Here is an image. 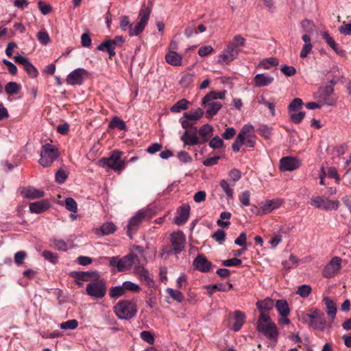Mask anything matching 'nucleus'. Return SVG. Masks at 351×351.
Listing matches in <instances>:
<instances>
[{
    "label": "nucleus",
    "instance_id": "obj_9",
    "mask_svg": "<svg viewBox=\"0 0 351 351\" xmlns=\"http://www.w3.org/2000/svg\"><path fill=\"white\" fill-rule=\"evenodd\" d=\"M193 268L202 273H209L215 265L203 254H198L193 261Z\"/></svg>",
    "mask_w": 351,
    "mask_h": 351
},
{
    "label": "nucleus",
    "instance_id": "obj_57",
    "mask_svg": "<svg viewBox=\"0 0 351 351\" xmlns=\"http://www.w3.org/2000/svg\"><path fill=\"white\" fill-rule=\"evenodd\" d=\"M226 232L223 229L217 230L212 236L213 239L220 244L226 240Z\"/></svg>",
    "mask_w": 351,
    "mask_h": 351
},
{
    "label": "nucleus",
    "instance_id": "obj_30",
    "mask_svg": "<svg viewBox=\"0 0 351 351\" xmlns=\"http://www.w3.org/2000/svg\"><path fill=\"white\" fill-rule=\"evenodd\" d=\"M276 308L282 317H287L290 313L288 303L285 300H278L276 303Z\"/></svg>",
    "mask_w": 351,
    "mask_h": 351
},
{
    "label": "nucleus",
    "instance_id": "obj_44",
    "mask_svg": "<svg viewBox=\"0 0 351 351\" xmlns=\"http://www.w3.org/2000/svg\"><path fill=\"white\" fill-rule=\"evenodd\" d=\"M219 186L223 190V191L227 195L228 199H231L233 198L232 189L230 187L229 183L226 180H221L219 182Z\"/></svg>",
    "mask_w": 351,
    "mask_h": 351
},
{
    "label": "nucleus",
    "instance_id": "obj_60",
    "mask_svg": "<svg viewBox=\"0 0 351 351\" xmlns=\"http://www.w3.org/2000/svg\"><path fill=\"white\" fill-rule=\"evenodd\" d=\"M24 69L30 77L34 78L36 77L38 75L37 69L30 62L25 65Z\"/></svg>",
    "mask_w": 351,
    "mask_h": 351
},
{
    "label": "nucleus",
    "instance_id": "obj_31",
    "mask_svg": "<svg viewBox=\"0 0 351 351\" xmlns=\"http://www.w3.org/2000/svg\"><path fill=\"white\" fill-rule=\"evenodd\" d=\"M305 322H307V320L305 319ZM308 324L310 326L313 327L315 330L319 331H324L326 325V320L325 316L321 317L317 319L309 320Z\"/></svg>",
    "mask_w": 351,
    "mask_h": 351
},
{
    "label": "nucleus",
    "instance_id": "obj_21",
    "mask_svg": "<svg viewBox=\"0 0 351 351\" xmlns=\"http://www.w3.org/2000/svg\"><path fill=\"white\" fill-rule=\"evenodd\" d=\"M21 193L23 195L30 199H38L44 196V191L40 189H37L32 186H27L24 188Z\"/></svg>",
    "mask_w": 351,
    "mask_h": 351
},
{
    "label": "nucleus",
    "instance_id": "obj_34",
    "mask_svg": "<svg viewBox=\"0 0 351 351\" xmlns=\"http://www.w3.org/2000/svg\"><path fill=\"white\" fill-rule=\"evenodd\" d=\"M231 213L229 212L223 211L220 213L219 219L217 220V224L220 227H227L230 226V221L229 219L231 218Z\"/></svg>",
    "mask_w": 351,
    "mask_h": 351
},
{
    "label": "nucleus",
    "instance_id": "obj_22",
    "mask_svg": "<svg viewBox=\"0 0 351 351\" xmlns=\"http://www.w3.org/2000/svg\"><path fill=\"white\" fill-rule=\"evenodd\" d=\"M323 302H324L326 308V313L329 318L333 322L335 319L337 314V304L336 303L331 300L329 297L325 296L323 298Z\"/></svg>",
    "mask_w": 351,
    "mask_h": 351
},
{
    "label": "nucleus",
    "instance_id": "obj_8",
    "mask_svg": "<svg viewBox=\"0 0 351 351\" xmlns=\"http://www.w3.org/2000/svg\"><path fill=\"white\" fill-rule=\"evenodd\" d=\"M282 203L283 200L280 198L268 199L264 202H261L258 204L259 207L255 206V208L258 210L256 213V215H263L269 213L272 210L278 208Z\"/></svg>",
    "mask_w": 351,
    "mask_h": 351
},
{
    "label": "nucleus",
    "instance_id": "obj_27",
    "mask_svg": "<svg viewBox=\"0 0 351 351\" xmlns=\"http://www.w3.org/2000/svg\"><path fill=\"white\" fill-rule=\"evenodd\" d=\"M226 91H211L206 94L202 99V106L205 107L206 103L216 99H223L225 97Z\"/></svg>",
    "mask_w": 351,
    "mask_h": 351
},
{
    "label": "nucleus",
    "instance_id": "obj_53",
    "mask_svg": "<svg viewBox=\"0 0 351 351\" xmlns=\"http://www.w3.org/2000/svg\"><path fill=\"white\" fill-rule=\"evenodd\" d=\"M77 326L78 322L76 319H69L60 324V328L62 330H74Z\"/></svg>",
    "mask_w": 351,
    "mask_h": 351
},
{
    "label": "nucleus",
    "instance_id": "obj_45",
    "mask_svg": "<svg viewBox=\"0 0 351 351\" xmlns=\"http://www.w3.org/2000/svg\"><path fill=\"white\" fill-rule=\"evenodd\" d=\"M245 43V38H244L240 34H237L233 37L232 40L228 43V45L232 46L234 48L240 49V47L243 46Z\"/></svg>",
    "mask_w": 351,
    "mask_h": 351
},
{
    "label": "nucleus",
    "instance_id": "obj_50",
    "mask_svg": "<svg viewBox=\"0 0 351 351\" xmlns=\"http://www.w3.org/2000/svg\"><path fill=\"white\" fill-rule=\"evenodd\" d=\"M116 230V226L112 222H106L101 226V231L103 234L108 235Z\"/></svg>",
    "mask_w": 351,
    "mask_h": 351
},
{
    "label": "nucleus",
    "instance_id": "obj_62",
    "mask_svg": "<svg viewBox=\"0 0 351 351\" xmlns=\"http://www.w3.org/2000/svg\"><path fill=\"white\" fill-rule=\"evenodd\" d=\"M250 193L249 191H244L241 193L239 197L241 207L247 206L250 205Z\"/></svg>",
    "mask_w": 351,
    "mask_h": 351
},
{
    "label": "nucleus",
    "instance_id": "obj_24",
    "mask_svg": "<svg viewBox=\"0 0 351 351\" xmlns=\"http://www.w3.org/2000/svg\"><path fill=\"white\" fill-rule=\"evenodd\" d=\"M199 135L202 138L200 141L202 144L205 143L212 136L213 133V128L208 123L202 125L198 131Z\"/></svg>",
    "mask_w": 351,
    "mask_h": 351
},
{
    "label": "nucleus",
    "instance_id": "obj_16",
    "mask_svg": "<svg viewBox=\"0 0 351 351\" xmlns=\"http://www.w3.org/2000/svg\"><path fill=\"white\" fill-rule=\"evenodd\" d=\"M334 84L333 80L330 81V84H327L324 86L320 87L319 89V98L327 105L332 106L334 100L330 97L334 92Z\"/></svg>",
    "mask_w": 351,
    "mask_h": 351
},
{
    "label": "nucleus",
    "instance_id": "obj_64",
    "mask_svg": "<svg viewBox=\"0 0 351 351\" xmlns=\"http://www.w3.org/2000/svg\"><path fill=\"white\" fill-rule=\"evenodd\" d=\"M339 32L344 36H351V22L346 23L343 22V24L338 27Z\"/></svg>",
    "mask_w": 351,
    "mask_h": 351
},
{
    "label": "nucleus",
    "instance_id": "obj_29",
    "mask_svg": "<svg viewBox=\"0 0 351 351\" xmlns=\"http://www.w3.org/2000/svg\"><path fill=\"white\" fill-rule=\"evenodd\" d=\"M171 241L172 246L167 245L162 248L160 254L162 258H167L170 254L173 253V251H176V232H173L171 234Z\"/></svg>",
    "mask_w": 351,
    "mask_h": 351
},
{
    "label": "nucleus",
    "instance_id": "obj_41",
    "mask_svg": "<svg viewBox=\"0 0 351 351\" xmlns=\"http://www.w3.org/2000/svg\"><path fill=\"white\" fill-rule=\"evenodd\" d=\"M272 128L266 124H261L257 129V132L261 136L266 139H269L271 136Z\"/></svg>",
    "mask_w": 351,
    "mask_h": 351
},
{
    "label": "nucleus",
    "instance_id": "obj_35",
    "mask_svg": "<svg viewBox=\"0 0 351 351\" xmlns=\"http://www.w3.org/2000/svg\"><path fill=\"white\" fill-rule=\"evenodd\" d=\"M97 49L99 51H106L108 53L110 58H111L115 55V51H114L115 48L113 47V45L111 44V42L109 40H106L105 42L101 43L97 47Z\"/></svg>",
    "mask_w": 351,
    "mask_h": 351
},
{
    "label": "nucleus",
    "instance_id": "obj_13",
    "mask_svg": "<svg viewBox=\"0 0 351 351\" xmlns=\"http://www.w3.org/2000/svg\"><path fill=\"white\" fill-rule=\"evenodd\" d=\"M256 329L269 340L276 341L278 338V330L274 322H269L266 325H261L260 323L258 324V326L256 327Z\"/></svg>",
    "mask_w": 351,
    "mask_h": 351
},
{
    "label": "nucleus",
    "instance_id": "obj_25",
    "mask_svg": "<svg viewBox=\"0 0 351 351\" xmlns=\"http://www.w3.org/2000/svg\"><path fill=\"white\" fill-rule=\"evenodd\" d=\"M322 38L337 54L343 53V51L338 47V45L327 31L322 32Z\"/></svg>",
    "mask_w": 351,
    "mask_h": 351
},
{
    "label": "nucleus",
    "instance_id": "obj_42",
    "mask_svg": "<svg viewBox=\"0 0 351 351\" xmlns=\"http://www.w3.org/2000/svg\"><path fill=\"white\" fill-rule=\"evenodd\" d=\"M195 73H187L184 74L179 81V84L183 87H188L193 81Z\"/></svg>",
    "mask_w": 351,
    "mask_h": 351
},
{
    "label": "nucleus",
    "instance_id": "obj_43",
    "mask_svg": "<svg viewBox=\"0 0 351 351\" xmlns=\"http://www.w3.org/2000/svg\"><path fill=\"white\" fill-rule=\"evenodd\" d=\"M21 86L16 82H8L5 86V91L8 95L17 94L20 90Z\"/></svg>",
    "mask_w": 351,
    "mask_h": 351
},
{
    "label": "nucleus",
    "instance_id": "obj_6",
    "mask_svg": "<svg viewBox=\"0 0 351 351\" xmlns=\"http://www.w3.org/2000/svg\"><path fill=\"white\" fill-rule=\"evenodd\" d=\"M150 13L151 10L149 8L144 6L141 8L138 22L134 25L132 24L128 31L130 36H136L143 31L147 24Z\"/></svg>",
    "mask_w": 351,
    "mask_h": 351
},
{
    "label": "nucleus",
    "instance_id": "obj_28",
    "mask_svg": "<svg viewBox=\"0 0 351 351\" xmlns=\"http://www.w3.org/2000/svg\"><path fill=\"white\" fill-rule=\"evenodd\" d=\"M222 105L214 101H208L204 108H207L206 110V114L208 118H212L213 116L217 114L219 110L221 108Z\"/></svg>",
    "mask_w": 351,
    "mask_h": 351
},
{
    "label": "nucleus",
    "instance_id": "obj_56",
    "mask_svg": "<svg viewBox=\"0 0 351 351\" xmlns=\"http://www.w3.org/2000/svg\"><path fill=\"white\" fill-rule=\"evenodd\" d=\"M69 176V173L62 169H60L57 171L55 175L56 182L58 184H62L65 182L67 177Z\"/></svg>",
    "mask_w": 351,
    "mask_h": 351
},
{
    "label": "nucleus",
    "instance_id": "obj_49",
    "mask_svg": "<svg viewBox=\"0 0 351 351\" xmlns=\"http://www.w3.org/2000/svg\"><path fill=\"white\" fill-rule=\"evenodd\" d=\"M241 51V49L234 48L230 45H228L226 48L225 49V51L227 52V53L228 54L229 59L231 61H233L238 57Z\"/></svg>",
    "mask_w": 351,
    "mask_h": 351
},
{
    "label": "nucleus",
    "instance_id": "obj_33",
    "mask_svg": "<svg viewBox=\"0 0 351 351\" xmlns=\"http://www.w3.org/2000/svg\"><path fill=\"white\" fill-rule=\"evenodd\" d=\"M203 110L200 108H198L193 111L184 112L182 117L190 121H197L199 119L203 116Z\"/></svg>",
    "mask_w": 351,
    "mask_h": 351
},
{
    "label": "nucleus",
    "instance_id": "obj_52",
    "mask_svg": "<svg viewBox=\"0 0 351 351\" xmlns=\"http://www.w3.org/2000/svg\"><path fill=\"white\" fill-rule=\"evenodd\" d=\"M302 104L303 101L300 98L293 99L288 106L289 112H295L302 107Z\"/></svg>",
    "mask_w": 351,
    "mask_h": 351
},
{
    "label": "nucleus",
    "instance_id": "obj_5",
    "mask_svg": "<svg viewBox=\"0 0 351 351\" xmlns=\"http://www.w3.org/2000/svg\"><path fill=\"white\" fill-rule=\"evenodd\" d=\"M122 153L119 151H114L112 152L109 158H102L99 160V165L101 167H110L115 171H122L125 164L123 160H121Z\"/></svg>",
    "mask_w": 351,
    "mask_h": 351
},
{
    "label": "nucleus",
    "instance_id": "obj_15",
    "mask_svg": "<svg viewBox=\"0 0 351 351\" xmlns=\"http://www.w3.org/2000/svg\"><path fill=\"white\" fill-rule=\"evenodd\" d=\"M301 165V161L294 156H285L280 160V169L282 171H293L298 169Z\"/></svg>",
    "mask_w": 351,
    "mask_h": 351
},
{
    "label": "nucleus",
    "instance_id": "obj_38",
    "mask_svg": "<svg viewBox=\"0 0 351 351\" xmlns=\"http://www.w3.org/2000/svg\"><path fill=\"white\" fill-rule=\"evenodd\" d=\"M125 294L123 284L119 286L112 287L109 291V295L112 298H118Z\"/></svg>",
    "mask_w": 351,
    "mask_h": 351
},
{
    "label": "nucleus",
    "instance_id": "obj_4",
    "mask_svg": "<svg viewBox=\"0 0 351 351\" xmlns=\"http://www.w3.org/2000/svg\"><path fill=\"white\" fill-rule=\"evenodd\" d=\"M39 164L43 167H49L59 156L58 148L50 143L44 144L40 149Z\"/></svg>",
    "mask_w": 351,
    "mask_h": 351
},
{
    "label": "nucleus",
    "instance_id": "obj_11",
    "mask_svg": "<svg viewBox=\"0 0 351 351\" xmlns=\"http://www.w3.org/2000/svg\"><path fill=\"white\" fill-rule=\"evenodd\" d=\"M109 260V264L111 267H116L119 271H123L131 269L132 256L126 255L120 258L118 256L106 257Z\"/></svg>",
    "mask_w": 351,
    "mask_h": 351
},
{
    "label": "nucleus",
    "instance_id": "obj_19",
    "mask_svg": "<svg viewBox=\"0 0 351 351\" xmlns=\"http://www.w3.org/2000/svg\"><path fill=\"white\" fill-rule=\"evenodd\" d=\"M274 77L268 73H258L254 77V82L256 87H265L271 84Z\"/></svg>",
    "mask_w": 351,
    "mask_h": 351
},
{
    "label": "nucleus",
    "instance_id": "obj_7",
    "mask_svg": "<svg viewBox=\"0 0 351 351\" xmlns=\"http://www.w3.org/2000/svg\"><path fill=\"white\" fill-rule=\"evenodd\" d=\"M311 206L324 210H335L339 208L337 200H330L322 196L313 197L311 201Z\"/></svg>",
    "mask_w": 351,
    "mask_h": 351
},
{
    "label": "nucleus",
    "instance_id": "obj_39",
    "mask_svg": "<svg viewBox=\"0 0 351 351\" xmlns=\"http://www.w3.org/2000/svg\"><path fill=\"white\" fill-rule=\"evenodd\" d=\"M176 47V43L172 41L170 45L169 51L166 54V61L173 65L176 66V52L173 51Z\"/></svg>",
    "mask_w": 351,
    "mask_h": 351
},
{
    "label": "nucleus",
    "instance_id": "obj_1",
    "mask_svg": "<svg viewBox=\"0 0 351 351\" xmlns=\"http://www.w3.org/2000/svg\"><path fill=\"white\" fill-rule=\"evenodd\" d=\"M243 145L248 148H254L255 147L254 128L252 124H245L241 128L237 138L232 144V151L234 152H239Z\"/></svg>",
    "mask_w": 351,
    "mask_h": 351
},
{
    "label": "nucleus",
    "instance_id": "obj_3",
    "mask_svg": "<svg viewBox=\"0 0 351 351\" xmlns=\"http://www.w3.org/2000/svg\"><path fill=\"white\" fill-rule=\"evenodd\" d=\"M114 311L119 319L128 320L136 315L137 308L133 302L122 300L114 306Z\"/></svg>",
    "mask_w": 351,
    "mask_h": 351
},
{
    "label": "nucleus",
    "instance_id": "obj_58",
    "mask_svg": "<svg viewBox=\"0 0 351 351\" xmlns=\"http://www.w3.org/2000/svg\"><path fill=\"white\" fill-rule=\"evenodd\" d=\"M289 114H290V120L295 124H298V123H301L305 117V112H302V111H300L298 113L293 112Z\"/></svg>",
    "mask_w": 351,
    "mask_h": 351
},
{
    "label": "nucleus",
    "instance_id": "obj_20",
    "mask_svg": "<svg viewBox=\"0 0 351 351\" xmlns=\"http://www.w3.org/2000/svg\"><path fill=\"white\" fill-rule=\"evenodd\" d=\"M128 256H132V260H131V268L134 267L136 271L139 269V273L141 274V276H143L145 279L148 278V271L145 270L144 268L141 267V257L137 254H134V252L130 253Z\"/></svg>",
    "mask_w": 351,
    "mask_h": 351
},
{
    "label": "nucleus",
    "instance_id": "obj_2",
    "mask_svg": "<svg viewBox=\"0 0 351 351\" xmlns=\"http://www.w3.org/2000/svg\"><path fill=\"white\" fill-rule=\"evenodd\" d=\"M155 215L152 208H143L138 211L129 221L127 226V234L132 239V234L136 232L143 220L149 219Z\"/></svg>",
    "mask_w": 351,
    "mask_h": 351
},
{
    "label": "nucleus",
    "instance_id": "obj_14",
    "mask_svg": "<svg viewBox=\"0 0 351 351\" xmlns=\"http://www.w3.org/2000/svg\"><path fill=\"white\" fill-rule=\"evenodd\" d=\"M87 75L88 71L86 69L77 68L67 75L66 79V83L71 86L82 85Z\"/></svg>",
    "mask_w": 351,
    "mask_h": 351
},
{
    "label": "nucleus",
    "instance_id": "obj_55",
    "mask_svg": "<svg viewBox=\"0 0 351 351\" xmlns=\"http://www.w3.org/2000/svg\"><path fill=\"white\" fill-rule=\"evenodd\" d=\"M123 286L125 293L127 291L138 292L141 290L138 285L135 284L131 281L123 282Z\"/></svg>",
    "mask_w": 351,
    "mask_h": 351
},
{
    "label": "nucleus",
    "instance_id": "obj_37",
    "mask_svg": "<svg viewBox=\"0 0 351 351\" xmlns=\"http://www.w3.org/2000/svg\"><path fill=\"white\" fill-rule=\"evenodd\" d=\"M186 238L182 231L177 230V254H180L184 248Z\"/></svg>",
    "mask_w": 351,
    "mask_h": 351
},
{
    "label": "nucleus",
    "instance_id": "obj_12",
    "mask_svg": "<svg viewBox=\"0 0 351 351\" xmlns=\"http://www.w3.org/2000/svg\"><path fill=\"white\" fill-rule=\"evenodd\" d=\"M86 290L88 295L101 298L106 294V285L102 280L91 282L86 285Z\"/></svg>",
    "mask_w": 351,
    "mask_h": 351
},
{
    "label": "nucleus",
    "instance_id": "obj_61",
    "mask_svg": "<svg viewBox=\"0 0 351 351\" xmlns=\"http://www.w3.org/2000/svg\"><path fill=\"white\" fill-rule=\"evenodd\" d=\"M280 71L287 77H291L296 73V69L292 66L283 64L280 67Z\"/></svg>",
    "mask_w": 351,
    "mask_h": 351
},
{
    "label": "nucleus",
    "instance_id": "obj_47",
    "mask_svg": "<svg viewBox=\"0 0 351 351\" xmlns=\"http://www.w3.org/2000/svg\"><path fill=\"white\" fill-rule=\"evenodd\" d=\"M109 128H117L123 130L126 128V125L122 119L118 118L117 117H114L112 118V121H110V123L109 124Z\"/></svg>",
    "mask_w": 351,
    "mask_h": 351
},
{
    "label": "nucleus",
    "instance_id": "obj_46",
    "mask_svg": "<svg viewBox=\"0 0 351 351\" xmlns=\"http://www.w3.org/2000/svg\"><path fill=\"white\" fill-rule=\"evenodd\" d=\"M258 103L259 104H262V105H264L266 107H267L269 109L270 113L272 116L276 115V110H275L276 106H275L274 103H271V102L267 101L263 95H261L258 97Z\"/></svg>",
    "mask_w": 351,
    "mask_h": 351
},
{
    "label": "nucleus",
    "instance_id": "obj_18",
    "mask_svg": "<svg viewBox=\"0 0 351 351\" xmlns=\"http://www.w3.org/2000/svg\"><path fill=\"white\" fill-rule=\"evenodd\" d=\"M191 206L188 204H182L177 209V226H182L186 223L189 218Z\"/></svg>",
    "mask_w": 351,
    "mask_h": 351
},
{
    "label": "nucleus",
    "instance_id": "obj_59",
    "mask_svg": "<svg viewBox=\"0 0 351 351\" xmlns=\"http://www.w3.org/2000/svg\"><path fill=\"white\" fill-rule=\"evenodd\" d=\"M65 207L68 210L72 213H77V203L71 197H68L65 199Z\"/></svg>",
    "mask_w": 351,
    "mask_h": 351
},
{
    "label": "nucleus",
    "instance_id": "obj_54",
    "mask_svg": "<svg viewBox=\"0 0 351 351\" xmlns=\"http://www.w3.org/2000/svg\"><path fill=\"white\" fill-rule=\"evenodd\" d=\"M209 147L213 149L223 148L224 147V143L222 138L217 135L210 141Z\"/></svg>",
    "mask_w": 351,
    "mask_h": 351
},
{
    "label": "nucleus",
    "instance_id": "obj_40",
    "mask_svg": "<svg viewBox=\"0 0 351 351\" xmlns=\"http://www.w3.org/2000/svg\"><path fill=\"white\" fill-rule=\"evenodd\" d=\"M279 63L278 59L275 57H270L268 58L263 59L261 62L260 65L265 69H269L271 66H277Z\"/></svg>",
    "mask_w": 351,
    "mask_h": 351
},
{
    "label": "nucleus",
    "instance_id": "obj_36",
    "mask_svg": "<svg viewBox=\"0 0 351 351\" xmlns=\"http://www.w3.org/2000/svg\"><path fill=\"white\" fill-rule=\"evenodd\" d=\"M51 245L58 251L66 252L69 249V243L62 239H52Z\"/></svg>",
    "mask_w": 351,
    "mask_h": 351
},
{
    "label": "nucleus",
    "instance_id": "obj_63",
    "mask_svg": "<svg viewBox=\"0 0 351 351\" xmlns=\"http://www.w3.org/2000/svg\"><path fill=\"white\" fill-rule=\"evenodd\" d=\"M242 263V261L237 257L229 258L221 262V265L225 267L239 266Z\"/></svg>",
    "mask_w": 351,
    "mask_h": 351
},
{
    "label": "nucleus",
    "instance_id": "obj_48",
    "mask_svg": "<svg viewBox=\"0 0 351 351\" xmlns=\"http://www.w3.org/2000/svg\"><path fill=\"white\" fill-rule=\"evenodd\" d=\"M38 42L43 45H47L50 41V37L46 31H40L36 34Z\"/></svg>",
    "mask_w": 351,
    "mask_h": 351
},
{
    "label": "nucleus",
    "instance_id": "obj_17",
    "mask_svg": "<svg viewBox=\"0 0 351 351\" xmlns=\"http://www.w3.org/2000/svg\"><path fill=\"white\" fill-rule=\"evenodd\" d=\"M197 128H192L190 130H186L181 136V140L186 145L193 146L201 144V141L197 136Z\"/></svg>",
    "mask_w": 351,
    "mask_h": 351
},
{
    "label": "nucleus",
    "instance_id": "obj_32",
    "mask_svg": "<svg viewBox=\"0 0 351 351\" xmlns=\"http://www.w3.org/2000/svg\"><path fill=\"white\" fill-rule=\"evenodd\" d=\"M93 274L97 275L96 272H88V271H74L73 272V276L75 278L76 282L82 285L77 280L88 281L90 279V276Z\"/></svg>",
    "mask_w": 351,
    "mask_h": 351
},
{
    "label": "nucleus",
    "instance_id": "obj_23",
    "mask_svg": "<svg viewBox=\"0 0 351 351\" xmlns=\"http://www.w3.org/2000/svg\"><path fill=\"white\" fill-rule=\"evenodd\" d=\"M29 210L32 213L40 214L49 208V204L46 200H41L32 202L29 204Z\"/></svg>",
    "mask_w": 351,
    "mask_h": 351
},
{
    "label": "nucleus",
    "instance_id": "obj_10",
    "mask_svg": "<svg viewBox=\"0 0 351 351\" xmlns=\"http://www.w3.org/2000/svg\"><path fill=\"white\" fill-rule=\"evenodd\" d=\"M342 259L339 256H334L324 267L322 275L326 278H331L336 276L341 268Z\"/></svg>",
    "mask_w": 351,
    "mask_h": 351
},
{
    "label": "nucleus",
    "instance_id": "obj_26",
    "mask_svg": "<svg viewBox=\"0 0 351 351\" xmlns=\"http://www.w3.org/2000/svg\"><path fill=\"white\" fill-rule=\"evenodd\" d=\"M256 306L260 313L268 312L273 308L274 301L271 298L267 297L264 300H258Z\"/></svg>",
    "mask_w": 351,
    "mask_h": 351
},
{
    "label": "nucleus",
    "instance_id": "obj_51",
    "mask_svg": "<svg viewBox=\"0 0 351 351\" xmlns=\"http://www.w3.org/2000/svg\"><path fill=\"white\" fill-rule=\"evenodd\" d=\"M311 287L308 285H302L298 287V290L296 291V293L298 294L302 298H306L309 295L311 292Z\"/></svg>",
    "mask_w": 351,
    "mask_h": 351
}]
</instances>
